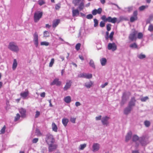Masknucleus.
Wrapping results in <instances>:
<instances>
[{
    "mask_svg": "<svg viewBox=\"0 0 153 153\" xmlns=\"http://www.w3.org/2000/svg\"><path fill=\"white\" fill-rule=\"evenodd\" d=\"M8 48L10 51L17 53L19 51L18 46L14 42H11L9 43L8 46Z\"/></svg>",
    "mask_w": 153,
    "mask_h": 153,
    "instance_id": "obj_1",
    "label": "nucleus"
},
{
    "mask_svg": "<svg viewBox=\"0 0 153 153\" xmlns=\"http://www.w3.org/2000/svg\"><path fill=\"white\" fill-rule=\"evenodd\" d=\"M45 141L48 145L51 143H53L55 142V139L53 136L50 133L46 135Z\"/></svg>",
    "mask_w": 153,
    "mask_h": 153,
    "instance_id": "obj_2",
    "label": "nucleus"
},
{
    "mask_svg": "<svg viewBox=\"0 0 153 153\" xmlns=\"http://www.w3.org/2000/svg\"><path fill=\"white\" fill-rule=\"evenodd\" d=\"M101 18L105 22H108L113 23H115L117 21V19L116 17L112 18L111 16H109L106 18L105 15L102 16Z\"/></svg>",
    "mask_w": 153,
    "mask_h": 153,
    "instance_id": "obj_3",
    "label": "nucleus"
},
{
    "mask_svg": "<svg viewBox=\"0 0 153 153\" xmlns=\"http://www.w3.org/2000/svg\"><path fill=\"white\" fill-rule=\"evenodd\" d=\"M131 93L129 91L125 92L123 93L121 102L122 104H124L127 101Z\"/></svg>",
    "mask_w": 153,
    "mask_h": 153,
    "instance_id": "obj_4",
    "label": "nucleus"
},
{
    "mask_svg": "<svg viewBox=\"0 0 153 153\" xmlns=\"http://www.w3.org/2000/svg\"><path fill=\"white\" fill-rule=\"evenodd\" d=\"M43 13L42 12L38 11L34 13V19L35 22H37L42 17Z\"/></svg>",
    "mask_w": 153,
    "mask_h": 153,
    "instance_id": "obj_5",
    "label": "nucleus"
},
{
    "mask_svg": "<svg viewBox=\"0 0 153 153\" xmlns=\"http://www.w3.org/2000/svg\"><path fill=\"white\" fill-rule=\"evenodd\" d=\"M33 41L35 47L37 48L38 45V36L37 32H36L33 34Z\"/></svg>",
    "mask_w": 153,
    "mask_h": 153,
    "instance_id": "obj_6",
    "label": "nucleus"
},
{
    "mask_svg": "<svg viewBox=\"0 0 153 153\" xmlns=\"http://www.w3.org/2000/svg\"><path fill=\"white\" fill-rule=\"evenodd\" d=\"M108 49L114 51L117 49V46L114 43H109L108 45Z\"/></svg>",
    "mask_w": 153,
    "mask_h": 153,
    "instance_id": "obj_7",
    "label": "nucleus"
},
{
    "mask_svg": "<svg viewBox=\"0 0 153 153\" xmlns=\"http://www.w3.org/2000/svg\"><path fill=\"white\" fill-rule=\"evenodd\" d=\"M72 82L71 80H68L67 81L65 85L63 88L64 91H67L70 88L71 86Z\"/></svg>",
    "mask_w": 153,
    "mask_h": 153,
    "instance_id": "obj_8",
    "label": "nucleus"
},
{
    "mask_svg": "<svg viewBox=\"0 0 153 153\" xmlns=\"http://www.w3.org/2000/svg\"><path fill=\"white\" fill-rule=\"evenodd\" d=\"M61 84L62 82L59 81V79L56 78L54 79L53 81L51 83L50 85H56L57 86H59Z\"/></svg>",
    "mask_w": 153,
    "mask_h": 153,
    "instance_id": "obj_9",
    "label": "nucleus"
},
{
    "mask_svg": "<svg viewBox=\"0 0 153 153\" xmlns=\"http://www.w3.org/2000/svg\"><path fill=\"white\" fill-rule=\"evenodd\" d=\"M109 119V117L107 116L103 117L101 120V122L102 124L103 125L107 126L109 124V122L108 121Z\"/></svg>",
    "mask_w": 153,
    "mask_h": 153,
    "instance_id": "obj_10",
    "label": "nucleus"
},
{
    "mask_svg": "<svg viewBox=\"0 0 153 153\" xmlns=\"http://www.w3.org/2000/svg\"><path fill=\"white\" fill-rule=\"evenodd\" d=\"M48 150L49 152H51L56 149L57 145L53 143H51L48 144Z\"/></svg>",
    "mask_w": 153,
    "mask_h": 153,
    "instance_id": "obj_11",
    "label": "nucleus"
},
{
    "mask_svg": "<svg viewBox=\"0 0 153 153\" xmlns=\"http://www.w3.org/2000/svg\"><path fill=\"white\" fill-rule=\"evenodd\" d=\"M137 11H134L133 13V16H131L130 18V21L131 22H133L137 19Z\"/></svg>",
    "mask_w": 153,
    "mask_h": 153,
    "instance_id": "obj_12",
    "label": "nucleus"
},
{
    "mask_svg": "<svg viewBox=\"0 0 153 153\" xmlns=\"http://www.w3.org/2000/svg\"><path fill=\"white\" fill-rule=\"evenodd\" d=\"M136 33L135 31L130 34L129 36V39L132 41L136 40L137 38L136 36Z\"/></svg>",
    "mask_w": 153,
    "mask_h": 153,
    "instance_id": "obj_13",
    "label": "nucleus"
},
{
    "mask_svg": "<svg viewBox=\"0 0 153 153\" xmlns=\"http://www.w3.org/2000/svg\"><path fill=\"white\" fill-rule=\"evenodd\" d=\"M72 13L73 17L78 16L79 13V11L78 9H74V7L72 8Z\"/></svg>",
    "mask_w": 153,
    "mask_h": 153,
    "instance_id": "obj_14",
    "label": "nucleus"
},
{
    "mask_svg": "<svg viewBox=\"0 0 153 153\" xmlns=\"http://www.w3.org/2000/svg\"><path fill=\"white\" fill-rule=\"evenodd\" d=\"M29 94V91L28 90L26 91L21 92L20 95L24 99Z\"/></svg>",
    "mask_w": 153,
    "mask_h": 153,
    "instance_id": "obj_15",
    "label": "nucleus"
},
{
    "mask_svg": "<svg viewBox=\"0 0 153 153\" xmlns=\"http://www.w3.org/2000/svg\"><path fill=\"white\" fill-rule=\"evenodd\" d=\"M60 20L59 19H56L54 20L53 22L52 27H56L60 22Z\"/></svg>",
    "mask_w": 153,
    "mask_h": 153,
    "instance_id": "obj_16",
    "label": "nucleus"
},
{
    "mask_svg": "<svg viewBox=\"0 0 153 153\" xmlns=\"http://www.w3.org/2000/svg\"><path fill=\"white\" fill-rule=\"evenodd\" d=\"M99 144L97 143H94L93 146V151H98L99 149Z\"/></svg>",
    "mask_w": 153,
    "mask_h": 153,
    "instance_id": "obj_17",
    "label": "nucleus"
},
{
    "mask_svg": "<svg viewBox=\"0 0 153 153\" xmlns=\"http://www.w3.org/2000/svg\"><path fill=\"white\" fill-rule=\"evenodd\" d=\"M84 0H73V3L74 4L75 6L78 5L84 1Z\"/></svg>",
    "mask_w": 153,
    "mask_h": 153,
    "instance_id": "obj_18",
    "label": "nucleus"
},
{
    "mask_svg": "<svg viewBox=\"0 0 153 153\" xmlns=\"http://www.w3.org/2000/svg\"><path fill=\"white\" fill-rule=\"evenodd\" d=\"M131 106H129L125 109L124 110V113L125 114H127L130 112L131 110Z\"/></svg>",
    "mask_w": 153,
    "mask_h": 153,
    "instance_id": "obj_19",
    "label": "nucleus"
},
{
    "mask_svg": "<svg viewBox=\"0 0 153 153\" xmlns=\"http://www.w3.org/2000/svg\"><path fill=\"white\" fill-rule=\"evenodd\" d=\"M18 65V63L16 60V59H13V64L12 65V69L13 70H15L16 68Z\"/></svg>",
    "mask_w": 153,
    "mask_h": 153,
    "instance_id": "obj_20",
    "label": "nucleus"
},
{
    "mask_svg": "<svg viewBox=\"0 0 153 153\" xmlns=\"http://www.w3.org/2000/svg\"><path fill=\"white\" fill-rule=\"evenodd\" d=\"M93 82L92 81H90L85 83V86L88 88H90L92 86Z\"/></svg>",
    "mask_w": 153,
    "mask_h": 153,
    "instance_id": "obj_21",
    "label": "nucleus"
},
{
    "mask_svg": "<svg viewBox=\"0 0 153 153\" xmlns=\"http://www.w3.org/2000/svg\"><path fill=\"white\" fill-rule=\"evenodd\" d=\"M101 64L102 66H103L105 65L106 62L107 60L106 58H103L100 59Z\"/></svg>",
    "mask_w": 153,
    "mask_h": 153,
    "instance_id": "obj_22",
    "label": "nucleus"
},
{
    "mask_svg": "<svg viewBox=\"0 0 153 153\" xmlns=\"http://www.w3.org/2000/svg\"><path fill=\"white\" fill-rule=\"evenodd\" d=\"M132 135V132L131 131L129 132L127 134L126 137V141H128L131 138Z\"/></svg>",
    "mask_w": 153,
    "mask_h": 153,
    "instance_id": "obj_23",
    "label": "nucleus"
},
{
    "mask_svg": "<svg viewBox=\"0 0 153 153\" xmlns=\"http://www.w3.org/2000/svg\"><path fill=\"white\" fill-rule=\"evenodd\" d=\"M52 130L55 132L57 131L58 128L55 123H53L52 124Z\"/></svg>",
    "mask_w": 153,
    "mask_h": 153,
    "instance_id": "obj_24",
    "label": "nucleus"
},
{
    "mask_svg": "<svg viewBox=\"0 0 153 153\" xmlns=\"http://www.w3.org/2000/svg\"><path fill=\"white\" fill-rule=\"evenodd\" d=\"M136 101L135 97H132L129 102V105H134Z\"/></svg>",
    "mask_w": 153,
    "mask_h": 153,
    "instance_id": "obj_25",
    "label": "nucleus"
},
{
    "mask_svg": "<svg viewBox=\"0 0 153 153\" xmlns=\"http://www.w3.org/2000/svg\"><path fill=\"white\" fill-rule=\"evenodd\" d=\"M19 112L21 114L22 117H25L26 111L25 109L22 108L20 109Z\"/></svg>",
    "mask_w": 153,
    "mask_h": 153,
    "instance_id": "obj_26",
    "label": "nucleus"
},
{
    "mask_svg": "<svg viewBox=\"0 0 153 153\" xmlns=\"http://www.w3.org/2000/svg\"><path fill=\"white\" fill-rule=\"evenodd\" d=\"M71 97L69 96H68L65 97L64 99V100L65 102L67 103H69L71 101Z\"/></svg>",
    "mask_w": 153,
    "mask_h": 153,
    "instance_id": "obj_27",
    "label": "nucleus"
},
{
    "mask_svg": "<svg viewBox=\"0 0 153 153\" xmlns=\"http://www.w3.org/2000/svg\"><path fill=\"white\" fill-rule=\"evenodd\" d=\"M62 122L64 126H66L68 122V120L67 118H64L62 119Z\"/></svg>",
    "mask_w": 153,
    "mask_h": 153,
    "instance_id": "obj_28",
    "label": "nucleus"
},
{
    "mask_svg": "<svg viewBox=\"0 0 153 153\" xmlns=\"http://www.w3.org/2000/svg\"><path fill=\"white\" fill-rule=\"evenodd\" d=\"M78 6V8L80 10H83L84 6V1H82V2H81V3L79 4Z\"/></svg>",
    "mask_w": 153,
    "mask_h": 153,
    "instance_id": "obj_29",
    "label": "nucleus"
},
{
    "mask_svg": "<svg viewBox=\"0 0 153 153\" xmlns=\"http://www.w3.org/2000/svg\"><path fill=\"white\" fill-rule=\"evenodd\" d=\"M35 133L36 135L38 136H41L42 135V134L41 132L39 130L38 128H36V129Z\"/></svg>",
    "mask_w": 153,
    "mask_h": 153,
    "instance_id": "obj_30",
    "label": "nucleus"
},
{
    "mask_svg": "<svg viewBox=\"0 0 153 153\" xmlns=\"http://www.w3.org/2000/svg\"><path fill=\"white\" fill-rule=\"evenodd\" d=\"M92 74H86L85 73V78L87 79H90L92 77Z\"/></svg>",
    "mask_w": 153,
    "mask_h": 153,
    "instance_id": "obj_31",
    "label": "nucleus"
},
{
    "mask_svg": "<svg viewBox=\"0 0 153 153\" xmlns=\"http://www.w3.org/2000/svg\"><path fill=\"white\" fill-rule=\"evenodd\" d=\"M89 64L91 67L94 68H95V66L94 64V63L92 59L90 60Z\"/></svg>",
    "mask_w": 153,
    "mask_h": 153,
    "instance_id": "obj_32",
    "label": "nucleus"
},
{
    "mask_svg": "<svg viewBox=\"0 0 153 153\" xmlns=\"http://www.w3.org/2000/svg\"><path fill=\"white\" fill-rule=\"evenodd\" d=\"M139 138L136 135H134L133 136L132 138V140L134 142H136L138 140Z\"/></svg>",
    "mask_w": 153,
    "mask_h": 153,
    "instance_id": "obj_33",
    "label": "nucleus"
},
{
    "mask_svg": "<svg viewBox=\"0 0 153 153\" xmlns=\"http://www.w3.org/2000/svg\"><path fill=\"white\" fill-rule=\"evenodd\" d=\"M38 3L39 5L42 6L45 4V2L44 0H39Z\"/></svg>",
    "mask_w": 153,
    "mask_h": 153,
    "instance_id": "obj_34",
    "label": "nucleus"
},
{
    "mask_svg": "<svg viewBox=\"0 0 153 153\" xmlns=\"http://www.w3.org/2000/svg\"><path fill=\"white\" fill-rule=\"evenodd\" d=\"M43 36L44 37H48L49 36L50 34L49 32L47 31H45L43 33Z\"/></svg>",
    "mask_w": 153,
    "mask_h": 153,
    "instance_id": "obj_35",
    "label": "nucleus"
},
{
    "mask_svg": "<svg viewBox=\"0 0 153 153\" xmlns=\"http://www.w3.org/2000/svg\"><path fill=\"white\" fill-rule=\"evenodd\" d=\"M49 43L48 42L46 41L41 42L40 43L41 45H45V46H48L49 45Z\"/></svg>",
    "mask_w": 153,
    "mask_h": 153,
    "instance_id": "obj_36",
    "label": "nucleus"
},
{
    "mask_svg": "<svg viewBox=\"0 0 153 153\" xmlns=\"http://www.w3.org/2000/svg\"><path fill=\"white\" fill-rule=\"evenodd\" d=\"M20 115L19 114H16V116L15 117L14 121L16 122L18 120L20 119Z\"/></svg>",
    "mask_w": 153,
    "mask_h": 153,
    "instance_id": "obj_37",
    "label": "nucleus"
},
{
    "mask_svg": "<svg viewBox=\"0 0 153 153\" xmlns=\"http://www.w3.org/2000/svg\"><path fill=\"white\" fill-rule=\"evenodd\" d=\"M54 58H52L49 64V67H52L53 64L54 63Z\"/></svg>",
    "mask_w": 153,
    "mask_h": 153,
    "instance_id": "obj_38",
    "label": "nucleus"
},
{
    "mask_svg": "<svg viewBox=\"0 0 153 153\" xmlns=\"http://www.w3.org/2000/svg\"><path fill=\"white\" fill-rule=\"evenodd\" d=\"M144 124L146 127H148L150 126V123L149 121L146 120L144 122Z\"/></svg>",
    "mask_w": 153,
    "mask_h": 153,
    "instance_id": "obj_39",
    "label": "nucleus"
},
{
    "mask_svg": "<svg viewBox=\"0 0 153 153\" xmlns=\"http://www.w3.org/2000/svg\"><path fill=\"white\" fill-rule=\"evenodd\" d=\"M86 146V144L84 143L82 144H81L79 146V149L80 150H83Z\"/></svg>",
    "mask_w": 153,
    "mask_h": 153,
    "instance_id": "obj_40",
    "label": "nucleus"
},
{
    "mask_svg": "<svg viewBox=\"0 0 153 153\" xmlns=\"http://www.w3.org/2000/svg\"><path fill=\"white\" fill-rule=\"evenodd\" d=\"M129 46L131 48H137V45L135 43L131 44Z\"/></svg>",
    "mask_w": 153,
    "mask_h": 153,
    "instance_id": "obj_41",
    "label": "nucleus"
},
{
    "mask_svg": "<svg viewBox=\"0 0 153 153\" xmlns=\"http://www.w3.org/2000/svg\"><path fill=\"white\" fill-rule=\"evenodd\" d=\"M94 27H96L98 26V22L97 20L96 19H94Z\"/></svg>",
    "mask_w": 153,
    "mask_h": 153,
    "instance_id": "obj_42",
    "label": "nucleus"
},
{
    "mask_svg": "<svg viewBox=\"0 0 153 153\" xmlns=\"http://www.w3.org/2000/svg\"><path fill=\"white\" fill-rule=\"evenodd\" d=\"M6 128V126H4L1 130V134H3L5 133Z\"/></svg>",
    "mask_w": 153,
    "mask_h": 153,
    "instance_id": "obj_43",
    "label": "nucleus"
},
{
    "mask_svg": "<svg viewBox=\"0 0 153 153\" xmlns=\"http://www.w3.org/2000/svg\"><path fill=\"white\" fill-rule=\"evenodd\" d=\"M148 30L150 32H152L153 31V25L152 24L150 25H149Z\"/></svg>",
    "mask_w": 153,
    "mask_h": 153,
    "instance_id": "obj_44",
    "label": "nucleus"
},
{
    "mask_svg": "<svg viewBox=\"0 0 153 153\" xmlns=\"http://www.w3.org/2000/svg\"><path fill=\"white\" fill-rule=\"evenodd\" d=\"M81 45V44L79 43H78L76 44L75 46V48L76 50L78 51L80 49Z\"/></svg>",
    "mask_w": 153,
    "mask_h": 153,
    "instance_id": "obj_45",
    "label": "nucleus"
},
{
    "mask_svg": "<svg viewBox=\"0 0 153 153\" xmlns=\"http://www.w3.org/2000/svg\"><path fill=\"white\" fill-rule=\"evenodd\" d=\"M149 99L148 97L146 96L140 98V100L142 102H145Z\"/></svg>",
    "mask_w": 153,
    "mask_h": 153,
    "instance_id": "obj_46",
    "label": "nucleus"
},
{
    "mask_svg": "<svg viewBox=\"0 0 153 153\" xmlns=\"http://www.w3.org/2000/svg\"><path fill=\"white\" fill-rule=\"evenodd\" d=\"M138 57L140 59H142L146 57V56L144 54H140L138 55Z\"/></svg>",
    "mask_w": 153,
    "mask_h": 153,
    "instance_id": "obj_47",
    "label": "nucleus"
},
{
    "mask_svg": "<svg viewBox=\"0 0 153 153\" xmlns=\"http://www.w3.org/2000/svg\"><path fill=\"white\" fill-rule=\"evenodd\" d=\"M61 7V4L60 3H59L55 5V9L56 10H58Z\"/></svg>",
    "mask_w": 153,
    "mask_h": 153,
    "instance_id": "obj_48",
    "label": "nucleus"
},
{
    "mask_svg": "<svg viewBox=\"0 0 153 153\" xmlns=\"http://www.w3.org/2000/svg\"><path fill=\"white\" fill-rule=\"evenodd\" d=\"M85 73H81L78 74V77L79 78H85Z\"/></svg>",
    "mask_w": 153,
    "mask_h": 153,
    "instance_id": "obj_49",
    "label": "nucleus"
},
{
    "mask_svg": "<svg viewBox=\"0 0 153 153\" xmlns=\"http://www.w3.org/2000/svg\"><path fill=\"white\" fill-rule=\"evenodd\" d=\"M104 21H101L100 24V26L101 27H102L105 26V23Z\"/></svg>",
    "mask_w": 153,
    "mask_h": 153,
    "instance_id": "obj_50",
    "label": "nucleus"
},
{
    "mask_svg": "<svg viewBox=\"0 0 153 153\" xmlns=\"http://www.w3.org/2000/svg\"><path fill=\"white\" fill-rule=\"evenodd\" d=\"M111 25L110 24H107V25H106V28H107V30L108 31H110L111 30Z\"/></svg>",
    "mask_w": 153,
    "mask_h": 153,
    "instance_id": "obj_51",
    "label": "nucleus"
},
{
    "mask_svg": "<svg viewBox=\"0 0 153 153\" xmlns=\"http://www.w3.org/2000/svg\"><path fill=\"white\" fill-rule=\"evenodd\" d=\"M147 7V6L143 5L139 7V10L140 11H142L145 9Z\"/></svg>",
    "mask_w": 153,
    "mask_h": 153,
    "instance_id": "obj_52",
    "label": "nucleus"
},
{
    "mask_svg": "<svg viewBox=\"0 0 153 153\" xmlns=\"http://www.w3.org/2000/svg\"><path fill=\"white\" fill-rule=\"evenodd\" d=\"M143 37V34L141 33H139L138 34L137 38L139 39H141Z\"/></svg>",
    "mask_w": 153,
    "mask_h": 153,
    "instance_id": "obj_53",
    "label": "nucleus"
},
{
    "mask_svg": "<svg viewBox=\"0 0 153 153\" xmlns=\"http://www.w3.org/2000/svg\"><path fill=\"white\" fill-rule=\"evenodd\" d=\"M114 32L112 31L111 32V33H110V34L109 36V38H110V40L111 41L112 40L113 36L114 35Z\"/></svg>",
    "mask_w": 153,
    "mask_h": 153,
    "instance_id": "obj_54",
    "label": "nucleus"
},
{
    "mask_svg": "<svg viewBox=\"0 0 153 153\" xmlns=\"http://www.w3.org/2000/svg\"><path fill=\"white\" fill-rule=\"evenodd\" d=\"M93 17V15L91 14H88L87 15L86 18L88 19H92Z\"/></svg>",
    "mask_w": 153,
    "mask_h": 153,
    "instance_id": "obj_55",
    "label": "nucleus"
},
{
    "mask_svg": "<svg viewBox=\"0 0 153 153\" xmlns=\"http://www.w3.org/2000/svg\"><path fill=\"white\" fill-rule=\"evenodd\" d=\"M108 84V82H106L105 83L102 84L101 85L100 87L102 88H103L105 87V86L107 85Z\"/></svg>",
    "mask_w": 153,
    "mask_h": 153,
    "instance_id": "obj_56",
    "label": "nucleus"
},
{
    "mask_svg": "<svg viewBox=\"0 0 153 153\" xmlns=\"http://www.w3.org/2000/svg\"><path fill=\"white\" fill-rule=\"evenodd\" d=\"M38 138H35L32 140V143H36L38 141Z\"/></svg>",
    "mask_w": 153,
    "mask_h": 153,
    "instance_id": "obj_57",
    "label": "nucleus"
},
{
    "mask_svg": "<svg viewBox=\"0 0 153 153\" xmlns=\"http://www.w3.org/2000/svg\"><path fill=\"white\" fill-rule=\"evenodd\" d=\"M102 11V9L101 8H99L97 10V13L99 14H100L101 13Z\"/></svg>",
    "mask_w": 153,
    "mask_h": 153,
    "instance_id": "obj_58",
    "label": "nucleus"
},
{
    "mask_svg": "<svg viewBox=\"0 0 153 153\" xmlns=\"http://www.w3.org/2000/svg\"><path fill=\"white\" fill-rule=\"evenodd\" d=\"M97 13V9H94L92 11V14L93 15H95Z\"/></svg>",
    "mask_w": 153,
    "mask_h": 153,
    "instance_id": "obj_59",
    "label": "nucleus"
},
{
    "mask_svg": "<svg viewBox=\"0 0 153 153\" xmlns=\"http://www.w3.org/2000/svg\"><path fill=\"white\" fill-rule=\"evenodd\" d=\"M74 27H71L69 30V31L71 33H73L74 32Z\"/></svg>",
    "mask_w": 153,
    "mask_h": 153,
    "instance_id": "obj_60",
    "label": "nucleus"
},
{
    "mask_svg": "<svg viewBox=\"0 0 153 153\" xmlns=\"http://www.w3.org/2000/svg\"><path fill=\"white\" fill-rule=\"evenodd\" d=\"M76 119L75 118H71L70 120L71 122L73 123H75Z\"/></svg>",
    "mask_w": 153,
    "mask_h": 153,
    "instance_id": "obj_61",
    "label": "nucleus"
},
{
    "mask_svg": "<svg viewBox=\"0 0 153 153\" xmlns=\"http://www.w3.org/2000/svg\"><path fill=\"white\" fill-rule=\"evenodd\" d=\"M102 116L101 115H99L98 117H96L95 118L96 120H100L101 119Z\"/></svg>",
    "mask_w": 153,
    "mask_h": 153,
    "instance_id": "obj_62",
    "label": "nucleus"
},
{
    "mask_svg": "<svg viewBox=\"0 0 153 153\" xmlns=\"http://www.w3.org/2000/svg\"><path fill=\"white\" fill-rule=\"evenodd\" d=\"M40 115V112L38 111H37L36 112V114L35 115V117H38Z\"/></svg>",
    "mask_w": 153,
    "mask_h": 153,
    "instance_id": "obj_63",
    "label": "nucleus"
},
{
    "mask_svg": "<svg viewBox=\"0 0 153 153\" xmlns=\"http://www.w3.org/2000/svg\"><path fill=\"white\" fill-rule=\"evenodd\" d=\"M45 92H43L42 93H41L40 95L41 97H44L45 96Z\"/></svg>",
    "mask_w": 153,
    "mask_h": 153,
    "instance_id": "obj_64",
    "label": "nucleus"
}]
</instances>
